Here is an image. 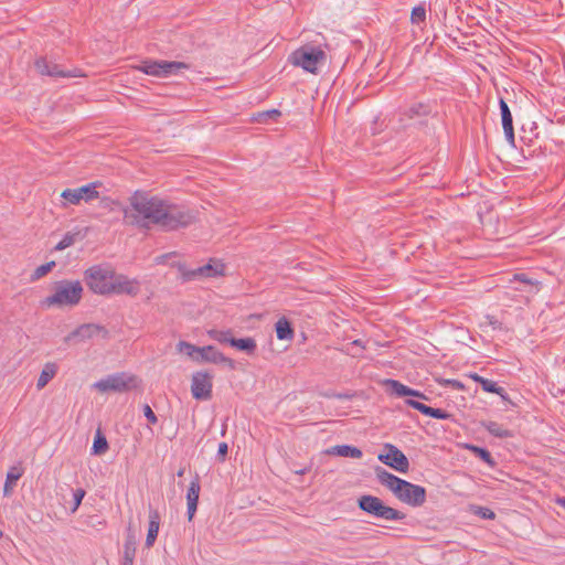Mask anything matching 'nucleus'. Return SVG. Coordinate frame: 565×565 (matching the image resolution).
<instances>
[{"label": "nucleus", "instance_id": "f257e3e1", "mask_svg": "<svg viewBox=\"0 0 565 565\" xmlns=\"http://www.w3.org/2000/svg\"><path fill=\"white\" fill-rule=\"evenodd\" d=\"M130 209L125 210V218L142 228L156 225L164 231L185 227L193 222L192 213L158 196L135 192L129 200Z\"/></svg>", "mask_w": 565, "mask_h": 565}, {"label": "nucleus", "instance_id": "f8f14e48", "mask_svg": "<svg viewBox=\"0 0 565 565\" xmlns=\"http://www.w3.org/2000/svg\"><path fill=\"white\" fill-rule=\"evenodd\" d=\"M212 375L207 372H196L192 375L191 393L195 399L207 401L212 397Z\"/></svg>", "mask_w": 565, "mask_h": 565}, {"label": "nucleus", "instance_id": "4c0bfd02", "mask_svg": "<svg viewBox=\"0 0 565 565\" xmlns=\"http://www.w3.org/2000/svg\"><path fill=\"white\" fill-rule=\"evenodd\" d=\"M143 415L146 416L148 422L152 425H154L158 422L156 414L153 413V411L151 409V407L148 404H146L143 406Z\"/></svg>", "mask_w": 565, "mask_h": 565}, {"label": "nucleus", "instance_id": "49530a36", "mask_svg": "<svg viewBox=\"0 0 565 565\" xmlns=\"http://www.w3.org/2000/svg\"><path fill=\"white\" fill-rule=\"evenodd\" d=\"M182 475H183V470H180V471L178 472V476H182Z\"/></svg>", "mask_w": 565, "mask_h": 565}, {"label": "nucleus", "instance_id": "9d476101", "mask_svg": "<svg viewBox=\"0 0 565 565\" xmlns=\"http://www.w3.org/2000/svg\"><path fill=\"white\" fill-rule=\"evenodd\" d=\"M172 266L177 267L181 278L184 281H191L199 277H216L224 274V265L221 263L200 266L195 269H189L183 263H174Z\"/></svg>", "mask_w": 565, "mask_h": 565}, {"label": "nucleus", "instance_id": "c03bdc74", "mask_svg": "<svg viewBox=\"0 0 565 565\" xmlns=\"http://www.w3.org/2000/svg\"><path fill=\"white\" fill-rule=\"evenodd\" d=\"M482 516L486 518V519H493L494 518V513L489 510V509H484V512L482 513Z\"/></svg>", "mask_w": 565, "mask_h": 565}, {"label": "nucleus", "instance_id": "a211bd4d", "mask_svg": "<svg viewBox=\"0 0 565 565\" xmlns=\"http://www.w3.org/2000/svg\"><path fill=\"white\" fill-rule=\"evenodd\" d=\"M102 330H103V328L98 324H94V323L82 324L77 329L72 331L66 337L65 340L70 341L72 339L77 338L81 341H85V340L92 339L94 335L98 334Z\"/></svg>", "mask_w": 565, "mask_h": 565}, {"label": "nucleus", "instance_id": "1a4fd4ad", "mask_svg": "<svg viewBox=\"0 0 565 565\" xmlns=\"http://www.w3.org/2000/svg\"><path fill=\"white\" fill-rule=\"evenodd\" d=\"M136 384V376L121 372L108 375L107 377L97 381L96 383H94L93 387L102 393L109 391L125 392L135 387Z\"/></svg>", "mask_w": 565, "mask_h": 565}, {"label": "nucleus", "instance_id": "a18cd8bd", "mask_svg": "<svg viewBox=\"0 0 565 565\" xmlns=\"http://www.w3.org/2000/svg\"><path fill=\"white\" fill-rule=\"evenodd\" d=\"M559 503L565 508V499L559 500Z\"/></svg>", "mask_w": 565, "mask_h": 565}, {"label": "nucleus", "instance_id": "f704fd0d", "mask_svg": "<svg viewBox=\"0 0 565 565\" xmlns=\"http://www.w3.org/2000/svg\"><path fill=\"white\" fill-rule=\"evenodd\" d=\"M411 21L413 24H417V25L425 23V21H426L425 6L420 4V6L413 8L412 14H411Z\"/></svg>", "mask_w": 565, "mask_h": 565}, {"label": "nucleus", "instance_id": "ddd939ff", "mask_svg": "<svg viewBox=\"0 0 565 565\" xmlns=\"http://www.w3.org/2000/svg\"><path fill=\"white\" fill-rule=\"evenodd\" d=\"M385 454L379 455V460L392 467L398 472H407L409 469V461L407 457L397 447L391 444L385 445Z\"/></svg>", "mask_w": 565, "mask_h": 565}, {"label": "nucleus", "instance_id": "423d86ee", "mask_svg": "<svg viewBox=\"0 0 565 565\" xmlns=\"http://www.w3.org/2000/svg\"><path fill=\"white\" fill-rule=\"evenodd\" d=\"M290 62L306 72L316 74L318 65L326 60V53L317 46H302L290 55Z\"/></svg>", "mask_w": 565, "mask_h": 565}, {"label": "nucleus", "instance_id": "a19ab883", "mask_svg": "<svg viewBox=\"0 0 565 565\" xmlns=\"http://www.w3.org/2000/svg\"><path fill=\"white\" fill-rule=\"evenodd\" d=\"M173 255H174V253H169V254H164V255L158 256V257H156V264H164L166 260L168 258H170L171 256H173Z\"/></svg>", "mask_w": 565, "mask_h": 565}, {"label": "nucleus", "instance_id": "412c9836", "mask_svg": "<svg viewBox=\"0 0 565 565\" xmlns=\"http://www.w3.org/2000/svg\"><path fill=\"white\" fill-rule=\"evenodd\" d=\"M57 370L58 367L56 363H45L36 381V388L39 391L43 390L49 384V382L54 379V376L57 373Z\"/></svg>", "mask_w": 565, "mask_h": 565}, {"label": "nucleus", "instance_id": "473e14b6", "mask_svg": "<svg viewBox=\"0 0 565 565\" xmlns=\"http://www.w3.org/2000/svg\"><path fill=\"white\" fill-rule=\"evenodd\" d=\"M466 448L469 449L470 451H472L477 457H479L482 461H484L489 466L494 465L491 454L487 449L475 446V445H467Z\"/></svg>", "mask_w": 565, "mask_h": 565}, {"label": "nucleus", "instance_id": "bb28decb", "mask_svg": "<svg viewBox=\"0 0 565 565\" xmlns=\"http://www.w3.org/2000/svg\"><path fill=\"white\" fill-rule=\"evenodd\" d=\"M430 111H431V108L428 104L415 103L408 107V109L405 111V115L409 119H415V118L426 117L430 114Z\"/></svg>", "mask_w": 565, "mask_h": 565}, {"label": "nucleus", "instance_id": "58836bf2", "mask_svg": "<svg viewBox=\"0 0 565 565\" xmlns=\"http://www.w3.org/2000/svg\"><path fill=\"white\" fill-rule=\"evenodd\" d=\"M280 115V111L277 110V109H271V110H267V111H264L262 114L258 115V120L259 121H265L267 118H274V117H277Z\"/></svg>", "mask_w": 565, "mask_h": 565}, {"label": "nucleus", "instance_id": "f03ea898", "mask_svg": "<svg viewBox=\"0 0 565 565\" xmlns=\"http://www.w3.org/2000/svg\"><path fill=\"white\" fill-rule=\"evenodd\" d=\"M88 289L100 296L126 295L136 297L141 289L140 281L118 274L109 264H97L88 267L84 274Z\"/></svg>", "mask_w": 565, "mask_h": 565}, {"label": "nucleus", "instance_id": "6ab92c4d", "mask_svg": "<svg viewBox=\"0 0 565 565\" xmlns=\"http://www.w3.org/2000/svg\"><path fill=\"white\" fill-rule=\"evenodd\" d=\"M386 385L387 387H390L392 393H394L397 396H413L418 397L420 399H428V397L424 393L411 388L396 380H387Z\"/></svg>", "mask_w": 565, "mask_h": 565}, {"label": "nucleus", "instance_id": "7ed1b4c3", "mask_svg": "<svg viewBox=\"0 0 565 565\" xmlns=\"http://www.w3.org/2000/svg\"><path fill=\"white\" fill-rule=\"evenodd\" d=\"M376 477L380 483L391 490L401 502L414 508L422 507L426 502L424 487L401 479L382 468L376 469Z\"/></svg>", "mask_w": 565, "mask_h": 565}, {"label": "nucleus", "instance_id": "20e7f679", "mask_svg": "<svg viewBox=\"0 0 565 565\" xmlns=\"http://www.w3.org/2000/svg\"><path fill=\"white\" fill-rule=\"evenodd\" d=\"M84 288L79 280H58L53 285L52 294L43 300L46 307H75L83 298Z\"/></svg>", "mask_w": 565, "mask_h": 565}, {"label": "nucleus", "instance_id": "b1692460", "mask_svg": "<svg viewBox=\"0 0 565 565\" xmlns=\"http://www.w3.org/2000/svg\"><path fill=\"white\" fill-rule=\"evenodd\" d=\"M481 426L492 436L498 438H509L512 437V433L503 427L501 424L492 420L482 422Z\"/></svg>", "mask_w": 565, "mask_h": 565}, {"label": "nucleus", "instance_id": "72a5a7b5", "mask_svg": "<svg viewBox=\"0 0 565 565\" xmlns=\"http://www.w3.org/2000/svg\"><path fill=\"white\" fill-rule=\"evenodd\" d=\"M55 267V262H49L35 268L31 275V280L36 281L42 277L46 276Z\"/></svg>", "mask_w": 565, "mask_h": 565}, {"label": "nucleus", "instance_id": "aec40b11", "mask_svg": "<svg viewBox=\"0 0 565 565\" xmlns=\"http://www.w3.org/2000/svg\"><path fill=\"white\" fill-rule=\"evenodd\" d=\"M329 455L360 459L363 454L361 449L351 445H337L328 449Z\"/></svg>", "mask_w": 565, "mask_h": 565}, {"label": "nucleus", "instance_id": "6e6552de", "mask_svg": "<svg viewBox=\"0 0 565 565\" xmlns=\"http://www.w3.org/2000/svg\"><path fill=\"white\" fill-rule=\"evenodd\" d=\"M189 65L183 62L169 61H143L138 70L147 75L156 77H169L179 74L182 70H188Z\"/></svg>", "mask_w": 565, "mask_h": 565}, {"label": "nucleus", "instance_id": "393cba45", "mask_svg": "<svg viewBox=\"0 0 565 565\" xmlns=\"http://www.w3.org/2000/svg\"><path fill=\"white\" fill-rule=\"evenodd\" d=\"M275 330L279 340H292L294 338V329L291 328L288 319L285 317L280 318L276 322Z\"/></svg>", "mask_w": 565, "mask_h": 565}, {"label": "nucleus", "instance_id": "a878e982", "mask_svg": "<svg viewBox=\"0 0 565 565\" xmlns=\"http://www.w3.org/2000/svg\"><path fill=\"white\" fill-rule=\"evenodd\" d=\"M231 347L236 348L239 351H244L247 354L252 355L255 353L257 349V343L253 338H243L231 340Z\"/></svg>", "mask_w": 565, "mask_h": 565}, {"label": "nucleus", "instance_id": "9b49d317", "mask_svg": "<svg viewBox=\"0 0 565 565\" xmlns=\"http://www.w3.org/2000/svg\"><path fill=\"white\" fill-rule=\"evenodd\" d=\"M36 72L42 76H50L54 78H70L82 76L79 70L66 71L62 66L45 56H40L34 61Z\"/></svg>", "mask_w": 565, "mask_h": 565}, {"label": "nucleus", "instance_id": "2eb2a0df", "mask_svg": "<svg viewBox=\"0 0 565 565\" xmlns=\"http://www.w3.org/2000/svg\"><path fill=\"white\" fill-rule=\"evenodd\" d=\"M200 490H201L200 481H199V478L195 477V479L190 482V486L188 488V493H186L189 521H191L193 519V516L196 512Z\"/></svg>", "mask_w": 565, "mask_h": 565}, {"label": "nucleus", "instance_id": "39448f33", "mask_svg": "<svg viewBox=\"0 0 565 565\" xmlns=\"http://www.w3.org/2000/svg\"><path fill=\"white\" fill-rule=\"evenodd\" d=\"M358 507L373 518L385 521H399L405 514L392 507L386 505L380 498L371 494H363L358 499Z\"/></svg>", "mask_w": 565, "mask_h": 565}, {"label": "nucleus", "instance_id": "0eeeda50", "mask_svg": "<svg viewBox=\"0 0 565 565\" xmlns=\"http://www.w3.org/2000/svg\"><path fill=\"white\" fill-rule=\"evenodd\" d=\"M100 183L90 182L88 184L82 185L75 189H65L61 193V204L60 206L63 209L68 207V205H78L82 201L86 203L94 201L99 198V192L97 191Z\"/></svg>", "mask_w": 565, "mask_h": 565}, {"label": "nucleus", "instance_id": "cd10ccee", "mask_svg": "<svg viewBox=\"0 0 565 565\" xmlns=\"http://www.w3.org/2000/svg\"><path fill=\"white\" fill-rule=\"evenodd\" d=\"M136 550V542L132 539L126 540L122 547L121 565H134Z\"/></svg>", "mask_w": 565, "mask_h": 565}, {"label": "nucleus", "instance_id": "4468645a", "mask_svg": "<svg viewBox=\"0 0 565 565\" xmlns=\"http://www.w3.org/2000/svg\"><path fill=\"white\" fill-rule=\"evenodd\" d=\"M196 363H213V364H225L231 369H234V361L227 356H225L222 352H220L213 345L199 347Z\"/></svg>", "mask_w": 565, "mask_h": 565}, {"label": "nucleus", "instance_id": "2f4dec72", "mask_svg": "<svg viewBox=\"0 0 565 565\" xmlns=\"http://www.w3.org/2000/svg\"><path fill=\"white\" fill-rule=\"evenodd\" d=\"M207 334L211 339H213L220 343H223V344L226 343V344L231 345V340H233L231 330L211 329L207 331Z\"/></svg>", "mask_w": 565, "mask_h": 565}, {"label": "nucleus", "instance_id": "79ce46f5", "mask_svg": "<svg viewBox=\"0 0 565 565\" xmlns=\"http://www.w3.org/2000/svg\"><path fill=\"white\" fill-rule=\"evenodd\" d=\"M448 383L454 387V388H457V390H463L465 388V385L457 381V380H450L448 381Z\"/></svg>", "mask_w": 565, "mask_h": 565}, {"label": "nucleus", "instance_id": "dca6fc26", "mask_svg": "<svg viewBox=\"0 0 565 565\" xmlns=\"http://www.w3.org/2000/svg\"><path fill=\"white\" fill-rule=\"evenodd\" d=\"M500 111L502 118V127L504 131L505 139L510 142H514V129H513V119L511 110L508 104L501 98L500 99Z\"/></svg>", "mask_w": 565, "mask_h": 565}, {"label": "nucleus", "instance_id": "de8ad7c7", "mask_svg": "<svg viewBox=\"0 0 565 565\" xmlns=\"http://www.w3.org/2000/svg\"><path fill=\"white\" fill-rule=\"evenodd\" d=\"M2 535V532L0 531V536Z\"/></svg>", "mask_w": 565, "mask_h": 565}, {"label": "nucleus", "instance_id": "c85d7f7f", "mask_svg": "<svg viewBox=\"0 0 565 565\" xmlns=\"http://www.w3.org/2000/svg\"><path fill=\"white\" fill-rule=\"evenodd\" d=\"M481 387L484 392L494 393L499 395L503 401H509L505 390L497 384V382L484 379L481 382Z\"/></svg>", "mask_w": 565, "mask_h": 565}, {"label": "nucleus", "instance_id": "e433bc0d", "mask_svg": "<svg viewBox=\"0 0 565 565\" xmlns=\"http://www.w3.org/2000/svg\"><path fill=\"white\" fill-rule=\"evenodd\" d=\"M84 497H85V491L83 489H76L74 491V493H73L74 507L72 509L73 512H75L78 509Z\"/></svg>", "mask_w": 565, "mask_h": 565}, {"label": "nucleus", "instance_id": "c756f323", "mask_svg": "<svg viewBox=\"0 0 565 565\" xmlns=\"http://www.w3.org/2000/svg\"><path fill=\"white\" fill-rule=\"evenodd\" d=\"M108 447L106 437L100 433V430H97L92 447V454L97 456L104 455L108 450Z\"/></svg>", "mask_w": 565, "mask_h": 565}, {"label": "nucleus", "instance_id": "5701e85b", "mask_svg": "<svg viewBox=\"0 0 565 565\" xmlns=\"http://www.w3.org/2000/svg\"><path fill=\"white\" fill-rule=\"evenodd\" d=\"M23 469L21 467L13 466L9 469L3 487L4 495H9L12 493L17 481L22 477Z\"/></svg>", "mask_w": 565, "mask_h": 565}, {"label": "nucleus", "instance_id": "c9c22d12", "mask_svg": "<svg viewBox=\"0 0 565 565\" xmlns=\"http://www.w3.org/2000/svg\"><path fill=\"white\" fill-rule=\"evenodd\" d=\"M74 244V236L66 234L55 246V250H63Z\"/></svg>", "mask_w": 565, "mask_h": 565}, {"label": "nucleus", "instance_id": "ea45409f", "mask_svg": "<svg viewBox=\"0 0 565 565\" xmlns=\"http://www.w3.org/2000/svg\"><path fill=\"white\" fill-rule=\"evenodd\" d=\"M227 451H228L227 444L226 443H221L218 445V449H217V458H218L220 461H224L225 460Z\"/></svg>", "mask_w": 565, "mask_h": 565}, {"label": "nucleus", "instance_id": "7c9ffc66", "mask_svg": "<svg viewBox=\"0 0 565 565\" xmlns=\"http://www.w3.org/2000/svg\"><path fill=\"white\" fill-rule=\"evenodd\" d=\"M177 349L180 353H184L186 356H189L192 361L196 363L199 356V347L185 341H180L177 344Z\"/></svg>", "mask_w": 565, "mask_h": 565}, {"label": "nucleus", "instance_id": "f3484780", "mask_svg": "<svg viewBox=\"0 0 565 565\" xmlns=\"http://www.w3.org/2000/svg\"><path fill=\"white\" fill-rule=\"evenodd\" d=\"M405 403L409 407H413L414 409L420 412L422 414L433 418L448 419L451 416L449 413L441 408H433L415 399H406Z\"/></svg>", "mask_w": 565, "mask_h": 565}, {"label": "nucleus", "instance_id": "37998d69", "mask_svg": "<svg viewBox=\"0 0 565 565\" xmlns=\"http://www.w3.org/2000/svg\"><path fill=\"white\" fill-rule=\"evenodd\" d=\"M469 377L475 381L476 383H479L481 385V382H483L484 377L480 376L477 373H470Z\"/></svg>", "mask_w": 565, "mask_h": 565}, {"label": "nucleus", "instance_id": "4be33fe9", "mask_svg": "<svg viewBox=\"0 0 565 565\" xmlns=\"http://www.w3.org/2000/svg\"><path fill=\"white\" fill-rule=\"evenodd\" d=\"M159 525H160V516L157 511H150L149 514V526H148V533L146 537V545L147 547H151L159 533Z\"/></svg>", "mask_w": 565, "mask_h": 565}]
</instances>
